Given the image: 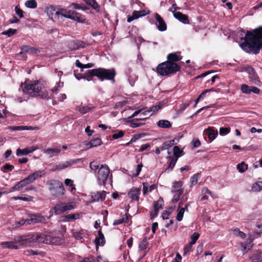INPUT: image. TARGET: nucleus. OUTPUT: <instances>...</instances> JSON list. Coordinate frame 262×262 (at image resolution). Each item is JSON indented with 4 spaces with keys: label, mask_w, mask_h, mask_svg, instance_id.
<instances>
[{
    "label": "nucleus",
    "mask_w": 262,
    "mask_h": 262,
    "mask_svg": "<svg viewBox=\"0 0 262 262\" xmlns=\"http://www.w3.org/2000/svg\"><path fill=\"white\" fill-rule=\"evenodd\" d=\"M64 221L70 222L71 221H74L75 220L78 219L79 218V214H69L64 217Z\"/></svg>",
    "instance_id": "36"
},
{
    "label": "nucleus",
    "mask_w": 262,
    "mask_h": 262,
    "mask_svg": "<svg viewBox=\"0 0 262 262\" xmlns=\"http://www.w3.org/2000/svg\"><path fill=\"white\" fill-rule=\"evenodd\" d=\"M25 6L29 8L34 9L37 7V3L35 0H29L26 1Z\"/></svg>",
    "instance_id": "44"
},
{
    "label": "nucleus",
    "mask_w": 262,
    "mask_h": 262,
    "mask_svg": "<svg viewBox=\"0 0 262 262\" xmlns=\"http://www.w3.org/2000/svg\"><path fill=\"white\" fill-rule=\"evenodd\" d=\"M182 57L177 53L167 55L168 61L160 63L157 67V72L161 76H167L180 71V67L174 62L180 60Z\"/></svg>",
    "instance_id": "2"
},
{
    "label": "nucleus",
    "mask_w": 262,
    "mask_h": 262,
    "mask_svg": "<svg viewBox=\"0 0 262 262\" xmlns=\"http://www.w3.org/2000/svg\"><path fill=\"white\" fill-rule=\"evenodd\" d=\"M91 141V144H92V147H96L97 146H99L102 144V142L99 138H95L92 139Z\"/></svg>",
    "instance_id": "54"
},
{
    "label": "nucleus",
    "mask_w": 262,
    "mask_h": 262,
    "mask_svg": "<svg viewBox=\"0 0 262 262\" xmlns=\"http://www.w3.org/2000/svg\"><path fill=\"white\" fill-rule=\"evenodd\" d=\"M174 17L184 24L188 23V16L186 15L182 14L181 12H176V13H174Z\"/></svg>",
    "instance_id": "25"
},
{
    "label": "nucleus",
    "mask_w": 262,
    "mask_h": 262,
    "mask_svg": "<svg viewBox=\"0 0 262 262\" xmlns=\"http://www.w3.org/2000/svg\"><path fill=\"white\" fill-rule=\"evenodd\" d=\"M15 11L16 14L20 18H23L24 17V12L20 9V8L18 6H15Z\"/></svg>",
    "instance_id": "60"
},
{
    "label": "nucleus",
    "mask_w": 262,
    "mask_h": 262,
    "mask_svg": "<svg viewBox=\"0 0 262 262\" xmlns=\"http://www.w3.org/2000/svg\"><path fill=\"white\" fill-rule=\"evenodd\" d=\"M76 206V203L73 202L68 203H60L56 205L53 210L55 214L59 215L66 211L74 209Z\"/></svg>",
    "instance_id": "7"
},
{
    "label": "nucleus",
    "mask_w": 262,
    "mask_h": 262,
    "mask_svg": "<svg viewBox=\"0 0 262 262\" xmlns=\"http://www.w3.org/2000/svg\"><path fill=\"white\" fill-rule=\"evenodd\" d=\"M46 172L45 170H37L34 171L33 173L30 174L28 176V179L30 180V182L32 183L33 181L36 180V179L41 178L43 176L45 175Z\"/></svg>",
    "instance_id": "19"
},
{
    "label": "nucleus",
    "mask_w": 262,
    "mask_h": 262,
    "mask_svg": "<svg viewBox=\"0 0 262 262\" xmlns=\"http://www.w3.org/2000/svg\"><path fill=\"white\" fill-rule=\"evenodd\" d=\"M200 177V176L199 173H196L191 177L190 182L191 186L195 185L197 184Z\"/></svg>",
    "instance_id": "43"
},
{
    "label": "nucleus",
    "mask_w": 262,
    "mask_h": 262,
    "mask_svg": "<svg viewBox=\"0 0 262 262\" xmlns=\"http://www.w3.org/2000/svg\"><path fill=\"white\" fill-rule=\"evenodd\" d=\"M161 106L158 105H154L150 107V108L147 110L148 111H150V113H152V115L157 112L159 109H160Z\"/></svg>",
    "instance_id": "61"
},
{
    "label": "nucleus",
    "mask_w": 262,
    "mask_h": 262,
    "mask_svg": "<svg viewBox=\"0 0 262 262\" xmlns=\"http://www.w3.org/2000/svg\"><path fill=\"white\" fill-rule=\"evenodd\" d=\"M21 50L22 51L20 53V55L24 58L26 57V53L37 54L40 52L39 49L29 46H23Z\"/></svg>",
    "instance_id": "15"
},
{
    "label": "nucleus",
    "mask_w": 262,
    "mask_h": 262,
    "mask_svg": "<svg viewBox=\"0 0 262 262\" xmlns=\"http://www.w3.org/2000/svg\"><path fill=\"white\" fill-rule=\"evenodd\" d=\"M77 109L79 113L82 114H84L92 110V107H89L88 106H79L77 107Z\"/></svg>",
    "instance_id": "42"
},
{
    "label": "nucleus",
    "mask_w": 262,
    "mask_h": 262,
    "mask_svg": "<svg viewBox=\"0 0 262 262\" xmlns=\"http://www.w3.org/2000/svg\"><path fill=\"white\" fill-rule=\"evenodd\" d=\"M200 236V234L198 232H194L193 233L190 237L191 238V242H190L191 243V245H194L196 241L198 239L199 237Z\"/></svg>",
    "instance_id": "50"
},
{
    "label": "nucleus",
    "mask_w": 262,
    "mask_h": 262,
    "mask_svg": "<svg viewBox=\"0 0 262 262\" xmlns=\"http://www.w3.org/2000/svg\"><path fill=\"white\" fill-rule=\"evenodd\" d=\"M115 75L114 69L106 70L99 68L86 71L83 76L84 79H86L87 81H89L92 80V78L94 76H97L101 80L104 79L113 80Z\"/></svg>",
    "instance_id": "5"
},
{
    "label": "nucleus",
    "mask_w": 262,
    "mask_h": 262,
    "mask_svg": "<svg viewBox=\"0 0 262 262\" xmlns=\"http://www.w3.org/2000/svg\"><path fill=\"white\" fill-rule=\"evenodd\" d=\"M184 155V152L180 149L178 146H175L173 147V157L172 158H177V160Z\"/></svg>",
    "instance_id": "31"
},
{
    "label": "nucleus",
    "mask_w": 262,
    "mask_h": 262,
    "mask_svg": "<svg viewBox=\"0 0 262 262\" xmlns=\"http://www.w3.org/2000/svg\"><path fill=\"white\" fill-rule=\"evenodd\" d=\"M233 234L237 236L241 237L243 238H244L246 237V234L244 233L242 231H241L239 229L236 228L233 231Z\"/></svg>",
    "instance_id": "52"
},
{
    "label": "nucleus",
    "mask_w": 262,
    "mask_h": 262,
    "mask_svg": "<svg viewBox=\"0 0 262 262\" xmlns=\"http://www.w3.org/2000/svg\"><path fill=\"white\" fill-rule=\"evenodd\" d=\"M247 168L248 165L244 162H242L237 165V169L241 173L245 172Z\"/></svg>",
    "instance_id": "40"
},
{
    "label": "nucleus",
    "mask_w": 262,
    "mask_h": 262,
    "mask_svg": "<svg viewBox=\"0 0 262 262\" xmlns=\"http://www.w3.org/2000/svg\"><path fill=\"white\" fill-rule=\"evenodd\" d=\"M13 168V165L7 163L1 168V170L4 172H7L8 171H12Z\"/></svg>",
    "instance_id": "48"
},
{
    "label": "nucleus",
    "mask_w": 262,
    "mask_h": 262,
    "mask_svg": "<svg viewBox=\"0 0 262 262\" xmlns=\"http://www.w3.org/2000/svg\"><path fill=\"white\" fill-rule=\"evenodd\" d=\"M9 129L10 130H35L38 129L39 128L38 127H33L31 126H10L9 127Z\"/></svg>",
    "instance_id": "22"
},
{
    "label": "nucleus",
    "mask_w": 262,
    "mask_h": 262,
    "mask_svg": "<svg viewBox=\"0 0 262 262\" xmlns=\"http://www.w3.org/2000/svg\"><path fill=\"white\" fill-rule=\"evenodd\" d=\"M154 17L159 24L158 26V30L160 31H165L167 26L163 18L157 13L154 14Z\"/></svg>",
    "instance_id": "18"
},
{
    "label": "nucleus",
    "mask_w": 262,
    "mask_h": 262,
    "mask_svg": "<svg viewBox=\"0 0 262 262\" xmlns=\"http://www.w3.org/2000/svg\"><path fill=\"white\" fill-rule=\"evenodd\" d=\"M175 144H176V143L175 142V139L167 141L162 144V145L161 146V149L163 150L167 149L169 147H170L172 145Z\"/></svg>",
    "instance_id": "30"
},
{
    "label": "nucleus",
    "mask_w": 262,
    "mask_h": 262,
    "mask_svg": "<svg viewBox=\"0 0 262 262\" xmlns=\"http://www.w3.org/2000/svg\"><path fill=\"white\" fill-rule=\"evenodd\" d=\"M69 8H72L74 9H77V10H84L85 9L83 7L81 6L80 5L76 4V3H72L69 7Z\"/></svg>",
    "instance_id": "58"
},
{
    "label": "nucleus",
    "mask_w": 262,
    "mask_h": 262,
    "mask_svg": "<svg viewBox=\"0 0 262 262\" xmlns=\"http://www.w3.org/2000/svg\"><path fill=\"white\" fill-rule=\"evenodd\" d=\"M149 13V10L134 11L132 16H129L127 18V22L130 23L134 19H137L141 16H144Z\"/></svg>",
    "instance_id": "14"
},
{
    "label": "nucleus",
    "mask_w": 262,
    "mask_h": 262,
    "mask_svg": "<svg viewBox=\"0 0 262 262\" xmlns=\"http://www.w3.org/2000/svg\"><path fill=\"white\" fill-rule=\"evenodd\" d=\"M49 190L51 193L59 195H63L65 194V189L62 183L58 180H52L48 182Z\"/></svg>",
    "instance_id": "6"
},
{
    "label": "nucleus",
    "mask_w": 262,
    "mask_h": 262,
    "mask_svg": "<svg viewBox=\"0 0 262 262\" xmlns=\"http://www.w3.org/2000/svg\"><path fill=\"white\" fill-rule=\"evenodd\" d=\"M183 183L181 181H176L174 182L172 186L171 192L183 191L182 188Z\"/></svg>",
    "instance_id": "27"
},
{
    "label": "nucleus",
    "mask_w": 262,
    "mask_h": 262,
    "mask_svg": "<svg viewBox=\"0 0 262 262\" xmlns=\"http://www.w3.org/2000/svg\"><path fill=\"white\" fill-rule=\"evenodd\" d=\"M106 197V192L102 191L101 192H94L91 193V203L95 202H102Z\"/></svg>",
    "instance_id": "12"
},
{
    "label": "nucleus",
    "mask_w": 262,
    "mask_h": 262,
    "mask_svg": "<svg viewBox=\"0 0 262 262\" xmlns=\"http://www.w3.org/2000/svg\"><path fill=\"white\" fill-rule=\"evenodd\" d=\"M95 260V257L93 256H90L87 257H85L80 262H94Z\"/></svg>",
    "instance_id": "64"
},
{
    "label": "nucleus",
    "mask_w": 262,
    "mask_h": 262,
    "mask_svg": "<svg viewBox=\"0 0 262 262\" xmlns=\"http://www.w3.org/2000/svg\"><path fill=\"white\" fill-rule=\"evenodd\" d=\"M163 206V201L159 200L158 201L155 202L154 205V208L157 210H159Z\"/></svg>",
    "instance_id": "56"
},
{
    "label": "nucleus",
    "mask_w": 262,
    "mask_h": 262,
    "mask_svg": "<svg viewBox=\"0 0 262 262\" xmlns=\"http://www.w3.org/2000/svg\"><path fill=\"white\" fill-rule=\"evenodd\" d=\"M33 198L32 196L27 195L26 196H14L12 198V199L14 200H19L28 202L32 201Z\"/></svg>",
    "instance_id": "46"
},
{
    "label": "nucleus",
    "mask_w": 262,
    "mask_h": 262,
    "mask_svg": "<svg viewBox=\"0 0 262 262\" xmlns=\"http://www.w3.org/2000/svg\"><path fill=\"white\" fill-rule=\"evenodd\" d=\"M172 194V199L171 201L173 203L177 202L180 200V197L182 195L183 191L171 192Z\"/></svg>",
    "instance_id": "38"
},
{
    "label": "nucleus",
    "mask_w": 262,
    "mask_h": 262,
    "mask_svg": "<svg viewBox=\"0 0 262 262\" xmlns=\"http://www.w3.org/2000/svg\"><path fill=\"white\" fill-rule=\"evenodd\" d=\"M26 246H30L33 243H45L47 244L59 245L61 243V239L54 237L53 233H40L27 236H20L16 239Z\"/></svg>",
    "instance_id": "1"
},
{
    "label": "nucleus",
    "mask_w": 262,
    "mask_h": 262,
    "mask_svg": "<svg viewBox=\"0 0 262 262\" xmlns=\"http://www.w3.org/2000/svg\"><path fill=\"white\" fill-rule=\"evenodd\" d=\"M24 93L32 96L38 97L42 99H48L49 94L46 91L44 84L39 81L25 82L21 85Z\"/></svg>",
    "instance_id": "3"
},
{
    "label": "nucleus",
    "mask_w": 262,
    "mask_h": 262,
    "mask_svg": "<svg viewBox=\"0 0 262 262\" xmlns=\"http://www.w3.org/2000/svg\"><path fill=\"white\" fill-rule=\"evenodd\" d=\"M44 152L48 154L50 157H53L56 156L60 152V149L59 148H48L45 150Z\"/></svg>",
    "instance_id": "29"
},
{
    "label": "nucleus",
    "mask_w": 262,
    "mask_h": 262,
    "mask_svg": "<svg viewBox=\"0 0 262 262\" xmlns=\"http://www.w3.org/2000/svg\"><path fill=\"white\" fill-rule=\"evenodd\" d=\"M167 158L170 159V161L166 170H171L175 166L178 160H177V158H171L170 157H167Z\"/></svg>",
    "instance_id": "37"
},
{
    "label": "nucleus",
    "mask_w": 262,
    "mask_h": 262,
    "mask_svg": "<svg viewBox=\"0 0 262 262\" xmlns=\"http://www.w3.org/2000/svg\"><path fill=\"white\" fill-rule=\"evenodd\" d=\"M253 191H259L262 190V182L258 181L254 183L252 186Z\"/></svg>",
    "instance_id": "41"
},
{
    "label": "nucleus",
    "mask_w": 262,
    "mask_h": 262,
    "mask_svg": "<svg viewBox=\"0 0 262 262\" xmlns=\"http://www.w3.org/2000/svg\"><path fill=\"white\" fill-rule=\"evenodd\" d=\"M17 32V30L14 29H9L7 31L3 32V34L8 36L9 37L15 34Z\"/></svg>",
    "instance_id": "51"
},
{
    "label": "nucleus",
    "mask_w": 262,
    "mask_h": 262,
    "mask_svg": "<svg viewBox=\"0 0 262 262\" xmlns=\"http://www.w3.org/2000/svg\"><path fill=\"white\" fill-rule=\"evenodd\" d=\"M139 118L132 119L130 122V125L132 128H136L144 124V123L138 122Z\"/></svg>",
    "instance_id": "39"
},
{
    "label": "nucleus",
    "mask_w": 262,
    "mask_h": 262,
    "mask_svg": "<svg viewBox=\"0 0 262 262\" xmlns=\"http://www.w3.org/2000/svg\"><path fill=\"white\" fill-rule=\"evenodd\" d=\"M242 70L247 72L249 74V78L251 81L255 84L260 82L259 78L256 73L254 69L251 66H247L242 68Z\"/></svg>",
    "instance_id": "9"
},
{
    "label": "nucleus",
    "mask_w": 262,
    "mask_h": 262,
    "mask_svg": "<svg viewBox=\"0 0 262 262\" xmlns=\"http://www.w3.org/2000/svg\"><path fill=\"white\" fill-rule=\"evenodd\" d=\"M251 242V241H250L249 243L247 242L245 243H241V245L243 249V251L245 252H247V251L250 249L251 247V246H250Z\"/></svg>",
    "instance_id": "57"
},
{
    "label": "nucleus",
    "mask_w": 262,
    "mask_h": 262,
    "mask_svg": "<svg viewBox=\"0 0 262 262\" xmlns=\"http://www.w3.org/2000/svg\"><path fill=\"white\" fill-rule=\"evenodd\" d=\"M19 183H20V184L24 187H25L26 186H27V185H28V184L31 183V182H30V180L28 179V177L27 178H26L25 179L20 181L19 182Z\"/></svg>",
    "instance_id": "63"
},
{
    "label": "nucleus",
    "mask_w": 262,
    "mask_h": 262,
    "mask_svg": "<svg viewBox=\"0 0 262 262\" xmlns=\"http://www.w3.org/2000/svg\"><path fill=\"white\" fill-rule=\"evenodd\" d=\"M46 221V217L42 216L39 214H36L32 216L31 219L29 220H22L20 221L16 222V226H22L26 223L27 224H31L32 223H42L45 222Z\"/></svg>",
    "instance_id": "8"
},
{
    "label": "nucleus",
    "mask_w": 262,
    "mask_h": 262,
    "mask_svg": "<svg viewBox=\"0 0 262 262\" xmlns=\"http://www.w3.org/2000/svg\"><path fill=\"white\" fill-rule=\"evenodd\" d=\"M182 205V203L180 202L179 203V207L178 209V213L177 214L176 219L178 221H181L183 217V215L185 212V208H187V206H186L185 208H181V206Z\"/></svg>",
    "instance_id": "26"
},
{
    "label": "nucleus",
    "mask_w": 262,
    "mask_h": 262,
    "mask_svg": "<svg viewBox=\"0 0 262 262\" xmlns=\"http://www.w3.org/2000/svg\"><path fill=\"white\" fill-rule=\"evenodd\" d=\"M123 136H124V132H123V131L120 130V131L118 132V133H116V134H114L112 135V138L116 140V139H118L119 138H122V137H123Z\"/></svg>",
    "instance_id": "59"
},
{
    "label": "nucleus",
    "mask_w": 262,
    "mask_h": 262,
    "mask_svg": "<svg viewBox=\"0 0 262 262\" xmlns=\"http://www.w3.org/2000/svg\"><path fill=\"white\" fill-rule=\"evenodd\" d=\"M141 189L138 188H133L128 192V196L131 199L132 201H139V195L140 194Z\"/></svg>",
    "instance_id": "17"
},
{
    "label": "nucleus",
    "mask_w": 262,
    "mask_h": 262,
    "mask_svg": "<svg viewBox=\"0 0 262 262\" xmlns=\"http://www.w3.org/2000/svg\"><path fill=\"white\" fill-rule=\"evenodd\" d=\"M250 88H251V86H249L246 84H243L241 85V91L244 94H250V90H251Z\"/></svg>",
    "instance_id": "49"
},
{
    "label": "nucleus",
    "mask_w": 262,
    "mask_h": 262,
    "mask_svg": "<svg viewBox=\"0 0 262 262\" xmlns=\"http://www.w3.org/2000/svg\"><path fill=\"white\" fill-rule=\"evenodd\" d=\"M19 237H17L15 238L14 241L11 242H4L1 243V245L4 248H11L17 249L19 248V246H26V245H23L20 242H18L17 241V239H18Z\"/></svg>",
    "instance_id": "11"
},
{
    "label": "nucleus",
    "mask_w": 262,
    "mask_h": 262,
    "mask_svg": "<svg viewBox=\"0 0 262 262\" xmlns=\"http://www.w3.org/2000/svg\"><path fill=\"white\" fill-rule=\"evenodd\" d=\"M252 262H257L262 259V252L261 251H257L251 257Z\"/></svg>",
    "instance_id": "33"
},
{
    "label": "nucleus",
    "mask_w": 262,
    "mask_h": 262,
    "mask_svg": "<svg viewBox=\"0 0 262 262\" xmlns=\"http://www.w3.org/2000/svg\"><path fill=\"white\" fill-rule=\"evenodd\" d=\"M157 125L163 128H169L171 127V123L167 120H160L157 122Z\"/></svg>",
    "instance_id": "28"
},
{
    "label": "nucleus",
    "mask_w": 262,
    "mask_h": 262,
    "mask_svg": "<svg viewBox=\"0 0 262 262\" xmlns=\"http://www.w3.org/2000/svg\"><path fill=\"white\" fill-rule=\"evenodd\" d=\"M90 168L95 174L99 184L104 185L109 178L110 170L106 164H101L97 161H92L90 163Z\"/></svg>",
    "instance_id": "4"
},
{
    "label": "nucleus",
    "mask_w": 262,
    "mask_h": 262,
    "mask_svg": "<svg viewBox=\"0 0 262 262\" xmlns=\"http://www.w3.org/2000/svg\"><path fill=\"white\" fill-rule=\"evenodd\" d=\"M74 237L78 240H81L84 237H86L88 235L87 231L83 229L79 230H74L73 231Z\"/></svg>",
    "instance_id": "21"
},
{
    "label": "nucleus",
    "mask_w": 262,
    "mask_h": 262,
    "mask_svg": "<svg viewBox=\"0 0 262 262\" xmlns=\"http://www.w3.org/2000/svg\"><path fill=\"white\" fill-rule=\"evenodd\" d=\"M213 89H209V90H204L201 94V95L199 96V97L195 100V104L194 105V107L196 106V104H198V103L199 102L200 100L202 98V95H205V94H206L208 92H211V91H213Z\"/></svg>",
    "instance_id": "55"
},
{
    "label": "nucleus",
    "mask_w": 262,
    "mask_h": 262,
    "mask_svg": "<svg viewBox=\"0 0 262 262\" xmlns=\"http://www.w3.org/2000/svg\"><path fill=\"white\" fill-rule=\"evenodd\" d=\"M99 237H96L95 239V243L96 247L99 246H103L105 244L104 236L100 230H98Z\"/></svg>",
    "instance_id": "24"
},
{
    "label": "nucleus",
    "mask_w": 262,
    "mask_h": 262,
    "mask_svg": "<svg viewBox=\"0 0 262 262\" xmlns=\"http://www.w3.org/2000/svg\"><path fill=\"white\" fill-rule=\"evenodd\" d=\"M141 110L135 111L130 118H134L140 114L139 120H144L152 115V113H150V111H148L147 110L142 113H141Z\"/></svg>",
    "instance_id": "16"
},
{
    "label": "nucleus",
    "mask_w": 262,
    "mask_h": 262,
    "mask_svg": "<svg viewBox=\"0 0 262 262\" xmlns=\"http://www.w3.org/2000/svg\"><path fill=\"white\" fill-rule=\"evenodd\" d=\"M87 4L90 5L97 12L99 11V6L95 0H83Z\"/></svg>",
    "instance_id": "32"
},
{
    "label": "nucleus",
    "mask_w": 262,
    "mask_h": 262,
    "mask_svg": "<svg viewBox=\"0 0 262 262\" xmlns=\"http://www.w3.org/2000/svg\"><path fill=\"white\" fill-rule=\"evenodd\" d=\"M64 184L66 186L69 187V189L71 192L76 190L75 185L73 184V181L72 180L66 179L64 180Z\"/></svg>",
    "instance_id": "34"
},
{
    "label": "nucleus",
    "mask_w": 262,
    "mask_h": 262,
    "mask_svg": "<svg viewBox=\"0 0 262 262\" xmlns=\"http://www.w3.org/2000/svg\"><path fill=\"white\" fill-rule=\"evenodd\" d=\"M75 163L76 162L73 160H70L69 161H64L61 163H59L53 166V168L51 169V170L53 171H55L56 170H60L71 166Z\"/></svg>",
    "instance_id": "13"
},
{
    "label": "nucleus",
    "mask_w": 262,
    "mask_h": 262,
    "mask_svg": "<svg viewBox=\"0 0 262 262\" xmlns=\"http://www.w3.org/2000/svg\"><path fill=\"white\" fill-rule=\"evenodd\" d=\"M127 220V217L125 219L124 217H122L121 219L116 220L114 221L113 225L114 226H116L118 225H120L125 222V220Z\"/></svg>",
    "instance_id": "62"
},
{
    "label": "nucleus",
    "mask_w": 262,
    "mask_h": 262,
    "mask_svg": "<svg viewBox=\"0 0 262 262\" xmlns=\"http://www.w3.org/2000/svg\"><path fill=\"white\" fill-rule=\"evenodd\" d=\"M204 132L207 134L208 136V138L211 141L214 140L216 138L218 134L217 130H214L212 128V127H209L208 128L205 129L204 130Z\"/></svg>",
    "instance_id": "23"
},
{
    "label": "nucleus",
    "mask_w": 262,
    "mask_h": 262,
    "mask_svg": "<svg viewBox=\"0 0 262 262\" xmlns=\"http://www.w3.org/2000/svg\"><path fill=\"white\" fill-rule=\"evenodd\" d=\"M69 10H67L66 9H61L58 11H56L55 14L57 16H61L65 18H68V14H69Z\"/></svg>",
    "instance_id": "35"
},
{
    "label": "nucleus",
    "mask_w": 262,
    "mask_h": 262,
    "mask_svg": "<svg viewBox=\"0 0 262 262\" xmlns=\"http://www.w3.org/2000/svg\"><path fill=\"white\" fill-rule=\"evenodd\" d=\"M212 196L211 191L206 187H204L201 190V194L199 198V201H206L209 199V196Z\"/></svg>",
    "instance_id": "20"
},
{
    "label": "nucleus",
    "mask_w": 262,
    "mask_h": 262,
    "mask_svg": "<svg viewBox=\"0 0 262 262\" xmlns=\"http://www.w3.org/2000/svg\"><path fill=\"white\" fill-rule=\"evenodd\" d=\"M68 18L79 23H84L85 22V17L81 14L74 10H69Z\"/></svg>",
    "instance_id": "10"
},
{
    "label": "nucleus",
    "mask_w": 262,
    "mask_h": 262,
    "mask_svg": "<svg viewBox=\"0 0 262 262\" xmlns=\"http://www.w3.org/2000/svg\"><path fill=\"white\" fill-rule=\"evenodd\" d=\"M29 153L28 148H25L24 149H20L18 148L16 150V154L17 156H21L23 155H27Z\"/></svg>",
    "instance_id": "45"
},
{
    "label": "nucleus",
    "mask_w": 262,
    "mask_h": 262,
    "mask_svg": "<svg viewBox=\"0 0 262 262\" xmlns=\"http://www.w3.org/2000/svg\"><path fill=\"white\" fill-rule=\"evenodd\" d=\"M230 128L228 127H221L219 129V133L221 136H224L227 135L230 132Z\"/></svg>",
    "instance_id": "53"
},
{
    "label": "nucleus",
    "mask_w": 262,
    "mask_h": 262,
    "mask_svg": "<svg viewBox=\"0 0 262 262\" xmlns=\"http://www.w3.org/2000/svg\"><path fill=\"white\" fill-rule=\"evenodd\" d=\"M148 244L147 238H144L140 243L139 248L140 250H143L147 248Z\"/></svg>",
    "instance_id": "47"
}]
</instances>
